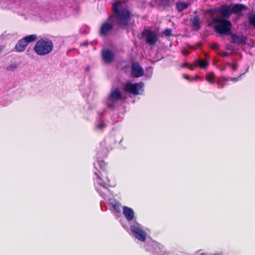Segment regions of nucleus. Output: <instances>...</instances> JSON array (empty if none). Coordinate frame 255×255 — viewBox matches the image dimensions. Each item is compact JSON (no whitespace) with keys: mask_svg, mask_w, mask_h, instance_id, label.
<instances>
[{"mask_svg":"<svg viewBox=\"0 0 255 255\" xmlns=\"http://www.w3.org/2000/svg\"><path fill=\"white\" fill-rule=\"evenodd\" d=\"M200 255H207V254L205 253H201Z\"/></svg>","mask_w":255,"mask_h":255,"instance_id":"obj_45","label":"nucleus"},{"mask_svg":"<svg viewBox=\"0 0 255 255\" xmlns=\"http://www.w3.org/2000/svg\"><path fill=\"white\" fill-rule=\"evenodd\" d=\"M131 74L134 78L141 77L144 74L143 69L140 64L137 62H133L131 66Z\"/></svg>","mask_w":255,"mask_h":255,"instance_id":"obj_10","label":"nucleus"},{"mask_svg":"<svg viewBox=\"0 0 255 255\" xmlns=\"http://www.w3.org/2000/svg\"><path fill=\"white\" fill-rule=\"evenodd\" d=\"M171 32L172 30L170 29L166 28L163 31V33L166 36H169L171 34Z\"/></svg>","mask_w":255,"mask_h":255,"instance_id":"obj_32","label":"nucleus"},{"mask_svg":"<svg viewBox=\"0 0 255 255\" xmlns=\"http://www.w3.org/2000/svg\"><path fill=\"white\" fill-rule=\"evenodd\" d=\"M231 67H232V69L233 71H236L238 67V64L236 62H234L232 64Z\"/></svg>","mask_w":255,"mask_h":255,"instance_id":"obj_34","label":"nucleus"},{"mask_svg":"<svg viewBox=\"0 0 255 255\" xmlns=\"http://www.w3.org/2000/svg\"><path fill=\"white\" fill-rule=\"evenodd\" d=\"M17 66L18 65L16 63H13L9 65L7 67L6 69L10 71H13L17 67Z\"/></svg>","mask_w":255,"mask_h":255,"instance_id":"obj_27","label":"nucleus"},{"mask_svg":"<svg viewBox=\"0 0 255 255\" xmlns=\"http://www.w3.org/2000/svg\"><path fill=\"white\" fill-rule=\"evenodd\" d=\"M219 54L220 56H223V57L228 56H229L230 55L229 53L227 52V51H220L219 53Z\"/></svg>","mask_w":255,"mask_h":255,"instance_id":"obj_33","label":"nucleus"},{"mask_svg":"<svg viewBox=\"0 0 255 255\" xmlns=\"http://www.w3.org/2000/svg\"><path fill=\"white\" fill-rule=\"evenodd\" d=\"M208 62L206 59H197L194 64L189 65L188 68L190 70H194L197 67H200L201 68H205L208 66Z\"/></svg>","mask_w":255,"mask_h":255,"instance_id":"obj_15","label":"nucleus"},{"mask_svg":"<svg viewBox=\"0 0 255 255\" xmlns=\"http://www.w3.org/2000/svg\"><path fill=\"white\" fill-rule=\"evenodd\" d=\"M88 42H84L83 43L81 44V46H87L88 45Z\"/></svg>","mask_w":255,"mask_h":255,"instance_id":"obj_42","label":"nucleus"},{"mask_svg":"<svg viewBox=\"0 0 255 255\" xmlns=\"http://www.w3.org/2000/svg\"><path fill=\"white\" fill-rule=\"evenodd\" d=\"M189 64L187 63H184L182 65V67H185L187 66H188Z\"/></svg>","mask_w":255,"mask_h":255,"instance_id":"obj_43","label":"nucleus"},{"mask_svg":"<svg viewBox=\"0 0 255 255\" xmlns=\"http://www.w3.org/2000/svg\"><path fill=\"white\" fill-rule=\"evenodd\" d=\"M53 48L52 41L47 38L38 40L33 47L34 52L39 56H44L50 53Z\"/></svg>","mask_w":255,"mask_h":255,"instance_id":"obj_3","label":"nucleus"},{"mask_svg":"<svg viewBox=\"0 0 255 255\" xmlns=\"http://www.w3.org/2000/svg\"><path fill=\"white\" fill-rule=\"evenodd\" d=\"M99 115H100V116H101V115H103V113H101V114H100V113H99Z\"/></svg>","mask_w":255,"mask_h":255,"instance_id":"obj_49","label":"nucleus"},{"mask_svg":"<svg viewBox=\"0 0 255 255\" xmlns=\"http://www.w3.org/2000/svg\"><path fill=\"white\" fill-rule=\"evenodd\" d=\"M101 144L102 145H105V143H104V142H102V143H101Z\"/></svg>","mask_w":255,"mask_h":255,"instance_id":"obj_48","label":"nucleus"},{"mask_svg":"<svg viewBox=\"0 0 255 255\" xmlns=\"http://www.w3.org/2000/svg\"><path fill=\"white\" fill-rule=\"evenodd\" d=\"M190 4V2H184L180 0L177 1L175 3L176 9L178 12L180 13L182 12L185 9H186Z\"/></svg>","mask_w":255,"mask_h":255,"instance_id":"obj_20","label":"nucleus"},{"mask_svg":"<svg viewBox=\"0 0 255 255\" xmlns=\"http://www.w3.org/2000/svg\"><path fill=\"white\" fill-rule=\"evenodd\" d=\"M218 11L222 15L221 18L227 19L229 18L233 14L230 5H222L218 9Z\"/></svg>","mask_w":255,"mask_h":255,"instance_id":"obj_13","label":"nucleus"},{"mask_svg":"<svg viewBox=\"0 0 255 255\" xmlns=\"http://www.w3.org/2000/svg\"><path fill=\"white\" fill-rule=\"evenodd\" d=\"M229 81V78L226 76L221 77L220 80L217 81V84L219 88H223L225 85V83Z\"/></svg>","mask_w":255,"mask_h":255,"instance_id":"obj_23","label":"nucleus"},{"mask_svg":"<svg viewBox=\"0 0 255 255\" xmlns=\"http://www.w3.org/2000/svg\"><path fill=\"white\" fill-rule=\"evenodd\" d=\"M114 17L120 25L128 26L131 19V13L120 2L113 3Z\"/></svg>","mask_w":255,"mask_h":255,"instance_id":"obj_2","label":"nucleus"},{"mask_svg":"<svg viewBox=\"0 0 255 255\" xmlns=\"http://www.w3.org/2000/svg\"><path fill=\"white\" fill-rule=\"evenodd\" d=\"M112 17V16H110L109 18V19H110L111 17Z\"/></svg>","mask_w":255,"mask_h":255,"instance_id":"obj_50","label":"nucleus"},{"mask_svg":"<svg viewBox=\"0 0 255 255\" xmlns=\"http://www.w3.org/2000/svg\"><path fill=\"white\" fill-rule=\"evenodd\" d=\"M192 27L194 30L197 31L201 28V22L199 17L197 15L194 16L190 19Z\"/></svg>","mask_w":255,"mask_h":255,"instance_id":"obj_18","label":"nucleus"},{"mask_svg":"<svg viewBox=\"0 0 255 255\" xmlns=\"http://www.w3.org/2000/svg\"><path fill=\"white\" fill-rule=\"evenodd\" d=\"M103 150H104V154H105L107 151V149H103Z\"/></svg>","mask_w":255,"mask_h":255,"instance_id":"obj_46","label":"nucleus"},{"mask_svg":"<svg viewBox=\"0 0 255 255\" xmlns=\"http://www.w3.org/2000/svg\"><path fill=\"white\" fill-rule=\"evenodd\" d=\"M144 84L141 82L135 83L128 82L124 85L123 89L125 92L134 95H141L144 91Z\"/></svg>","mask_w":255,"mask_h":255,"instance_id":"obj_8","label":"nucleus"},{"mask_svg":"<svg viewBox=\"0 0 255 255\" xmlns=\"http://www.w3.org/2000/svg\"><path fill=\"white\" fill-rule=\"evenodd\" d=\"M249 66L247 68L245 73L249 71Z\"/></svg>","mask_w":255,"mask_h":255,"instance_id":"obj_47","label":"nucleus"},{"mask_svg":"<svg viewBox=\"0 0 255 255\" xmlns=\"http://www.w3.org/2000/svg\"><path fill=\"white\" fill-rule=\"evenodd\" d=\"M249 21L252 25L255 26V14H251L249 15Z\"/></svg>","mask_w":255,"mask_h":255,"instance_id":"obj_26","label":"nucleus"},{"mask_svg":"<svg viewBox=\"0 0 255 255\" xmlns=\"http://www.w3.org/2000/svg\"><path fill=\"white\" fill-rule=\"evenodd\" d=\"M227 48L229 50H233V49L232 48V46L231 45L227 46Z\"/></svg>","mask_w":255,"mask_h":255,"instance_id":"obj_40","label":"nucleus"},{"mask_svg":"<svg viewBox=\"0 0 255 255\" xmlns=\"http://www.w3.org/2000/svg\"><path fill=\"white\" fill-rule=\"evenodd\" d=\"M190 53V52L186 49L183 50L182 51V54L185 56L188 55Z\"/></svg>","mask_w":255,"mask_h":255,"instance_id":"obj_36","label":"nucleus"},{"mask_svg":"<svg viewBox=\"0 0 255 255\" xmlns=\"http://www.w3.org/2000/svg\"><path fill=\"white\" fill-rule=\"evenodd\" d=\"M114 24L113 22H109V20L104 22L101 25L99 33L100 36L107 35L113 30Z\"/></svg>","mask_w":255,"mask_h":255,"instance_id":"obj_11","label":"nucleus"},{"mask_svg":"<svg viewBox=\"0 0 255 255\" xmlns=\"http://www.w3.org/2000/svg\"><path fill=\"white\" fill-rule=\"evenodd\" d=\"M215 31L220 35H230L232 33V24L227 19L219 18L215 21Z\"/></svg>","mask_w":255,"mask_h":255,"instance_id":"obj_4","label":"nucleus"},{"mask_svg":"<svg viewBox=\"0 0 255 255\" xmlns=\"http://www.w3.org/2000/svg\"><path fill=\"white\" fill-rule=\"evenodd\" d=\"M219 45L217 43L215 44L214 45V49H218L219 48Z\"/></svg>","mask_w":255,"mask_h":255,"instance_id":"obj_38","label":"nucleus"},{"mask_svg":"<svg viewBox=\"0 0 255 255\" xmlns=\"http://www.w3.org/2000/svg\"><path fill=\"white\" fill-rule=\"evenodd\" d=\"M94 166L95 170L93 181L95 188L99 194L104 200H106L110 192L108 187L111 186L110 180L107 175V165L99 157L94 163Z\"/></svg>","mask_w":255,"mask_h":255,"instance_id":"obj_1","label":"nucleus"},{"mask_svg":"<svg viewBox=\"0 0 255 255\" xmlns=\"http://www.w3.org/2000/svg\"><path fill=\"white\" fill-rule=\"evenodd\" d=\"M160 1L165 3V5L170 7L172 4L174 2L175 0H159Z\"/></svg>","mask_w":255,"mask_h":255,"instance_id":"obj_28","label":"nucleus"},{"mask_svg":"<svg viewBox=\"0 0 255 255\" xmlns=\"http://www.w3.org/2000/svg\"><path fill=\"white\" fill-rule=\"evenodd\" d=\"M226 65L227 66H231V65H232L231 63L230 62H227L226 63Z\"/></svg>","mask_w":255,"mask_h":255,"instance_id":"obj_44","label":"nucleus"},{"mask_svg":"<svg viewBox=\"0 0 255 255\" xmlns=\"http://www.w3.org/2000/svg\"><path fill=\"white\" fill-rule=\"evenodd\" d=\"M213 255H222V253H221L220 252H217V253H215Z\"/></svg>","mask_w":255,"mask_h":255,"instance_id":"obj_41","label":"nucleus"},{"mask_svg":"<svg viewBox=\"0 0 255 255\" xmlns=\"http://www.w3.org/2000/svg\"><path fill=\"white\" fill-rule=\"evenodd\" d=\"M113 208L117 212H120L121 211V205L119 202L117 204L114 205Z\"/></svg>","mask_w":255,"mask_h":255,"instance_id":"obj_29","label":"nucleus"},{"mask_svg":"<svg viewBox=\"0 0 255 255\" xmlns=\"http://www.w3.org/2000/svg\"><path fill=\"white\" fill-rule=\"evenodd\" d=\"M90 66H87V67H85V72L87 73H89V72H90Z\"/></svg>","mask_w":255,"mask_h":255,"instance_id":"obj_37","label":"nucleus"},{"mask_svg":"<svg viewBox=\"0 0 255 255\" xmlns=\"http://www.w3.org/2000/svg\"><path fill=\"white\" fill-rule=\"evenodd\" d=\"M102 58L106 63H111L114 60V53L108 49L103 50L102 51Z\"/></svg>","mask_w":255,"mask_h":255,"instance_id":"obj_14","label":"nucleus"},{"mask_svg":"<svg viewBox=\"0 0 255 255\" xmlns=\"http://www.w3.org/2000/svg\"><path fill=\"white\" fill-rule=\"evenodd\" d=\"M226 69V66L223 67L220 69V71H224Z\"/></svg>","mask_w":255,"mask_h":255,"instance_id":"obj_39","label":"nucleus"},{"mask_svg":"<svg viewBox=\"0 0 255 255\" xmlns=\"http://www.w3.org/2000/svg\"><path fill=\"white\" fill-rule=\"evenodd\" d=\"M27 45L28 44L26 41L24 40V38H22L18 41L15 46V48L18 52H23L25 50Z\"/></svg>","mask_w":255,"mask_h":255,"instance_id":"obj_19","label":"nucleus"},{"mask_svg":"<svg viewBox=\"0 0 255 255\" xmlns=\"http://www.w3.org/2000/svg\"><path fill=\"white\" fill-rule=\"evenodd\" d=\"M230 6L232 13H237L247 9V6L242 3L231 4Z\"/></svg>","mask_w":255,"mask_h":255,"instance_id":"obj_17","label":"nucleus"},{"mask_svg":"<svg viewBox=\"0 0 255 255\" xmlns=\"http://www.w3.org/2000/svg\"><path fill=\"white\" fill-rule=\"evenodd\" d=\"M122 98V93L118 88L112 89L106 100V105L109 109L114 110L118 106L119 102Z\"/></svg>","mask_w":255,"mask_h":255,"instance_id":"obj_6","label":"nucleus"},{"mask_svg":"<svg viewBox=\"0 0 255 255\" xmlns=\"http://www.w3.org/2000/svg\"><path fill=\"white\" fill-rule=\"evenodd\" d=\"M232 39V43L237 44H245L247 38L244 35H240L235 34L230 35Z\"/></svg>","mask_w":255,"mask_h":255,"instance_id":"obj_16","label":"nucleus"},{"mask_svg":"<svg viewBox=\"0 0 255 255\" xmlns=\"http://www.w3.org/2000/svg\"><path fill=\"white\" fill-rule=\"evenodd\" d=\"M183 77L185 79H186V80L190 81H193L194 79V78L190 79V77L188 75H183Z\"/></svg>","mask_w":255,"mask_h":255,"instance_id":"obj_35","label":"nucleus"},{"mask_svg":"<svg viewBox=\"0 0 255 255\" xmlns=\"http://www.w3.org/2000/svg\"><path fill=\"white\" fill-rule=\"evenodd\" d=\"M143 248L146 251L153 254L162 255L166 253L165 248L162 245L151 240L146 242Z\"/></svg>","mask_w":255,"mask_h":255,"instance_id":"obj_7","label":"nucleus"},{"mask_svg":"<svg viewBox=\"0 0 255 255\" xmlns=\"http://www.w3.org/2000/svg\"><path fill=\"white\" fill-rule=\"evenodd\" d=\"M24 38V40L26 41L27 43L28 44L29 43L34 42L37 39V36L36 34H31L28 36H25Z\"/></svg>","mask_w":255,"mask_h":255,"instance_id":"obj_24","label":"nucleus"},{"mask_svg":"<svg viewBox=\"0 0 255 255\" xmlns=\"http://www.w3.org/2000/svg\"><path fill=\"white\" fill-rule=\"evenodd\" d=\"M215 78V76L214 73L213 72H211L210 73H209L208 75H207V76L206 77V80L210 84H213L214 83Z\"/></svg>","mask_w":255,"mask_h":255,"instance_id":"obj_25","label":"nucleus"},{"mask_svg":"<svg viewBox=\"0 0 255 255\" xmlns=\"http://www.w3.org/2000/svg\"><path fill=\"white\" fill-rule=\"evenodd\" d=\"M142 34L145 43L150 46L155 45L158 41L157 34L154 31L145 29L142 32Z\"/></svg>","mask_w":255,"mask_h":255,"instance_id":"obj_9","label":"nucleus"},{"mask_svg":"<svg viewBox=\"0 0 255 255\" xmlns=\"http://www.w3.org/2000/svg\"><path fill=\"white\" fill-rule=\"evenodd\" d=\"M106 127L104 122L101 119L97 121L96 123L95 130L97 131H102Z\"/></svg>","mask_w":255,"mask_h":255,"instance_id":"obj_22","label":"nucleus"},{"mask_svg":"<svg viewBox=\"0 0 255 255\" xmlns=\"http://www.w3.org/2000/svg\"><path fill=\"white\" fill-rule=\"evenodd\" d=\"M123 214L126 220L130 223L135 218V213L133 210L127 206H124L123 207Z\"/></svg>","mask_w":255,"mask_h":255,"instance_id":"obj_12","label":"nucleus"},{"mask_svg":"<svg viewBox=\"0 0 255 255\" xmlns=\"http://www.w3.org/2000/svg\"><path fill=\"white\" fill-rule=\"evenodd\" d=\"M245 73H243V74H241L240 76L239 77H237V78H232V77H228L229 78V80H231L234 82H236L238 81H239L241 78V77L245 74Z\"/></svg>","mask_w":255,"mask_h":255,"instance_id":"obj_30","label":"nucleus"},{"mask_svg":"<svg viewBox=\"0 0 255 255\" xmlns=\"http://www.w3.org/2000/svg\"><path fill=\"white\" fill-rule=\"evenodd\" d=\"M109 202L110 204L112 206V207L114 206V205H116L119 202L116 199L112 198L109 199Z\"/></svg>","mask_w":255,"mask_h":255,"instance_id":"obj_31","label":"nucleus"},{"mask_svg":"<svg viewBox=\"0 0 255 255\" xmlns=\"http://www.w3.org/2000/svg\"><path fill=\"white\" fill-rule=\"evenodd\" d=\"M129 229L133 237L138 241L143 242L144 246L147 241H146L147 233L144 230V227L138 222L134 221L130 223Z\"/></svg>","mask_w":255,"mask_h":255,"instance_id":"obj_5","label":"nucleus"},{"mask_svg":"<svg viewBox=\"0 0 255 255\" xmlns=\"http://www.w3.org/2000/svg\"><path fill=\"white\" fill-rule=\"evenodd\" d=\"M40 8L39 7H37L36 8H34V9H29L27 8H24V12L28 13V14H32V15H38L39 14V12H40Z\"/></svg>","mask_w":255,"mask_h":255,"instance_id":"obj_21","label":"nucleus"}]
</instances>
